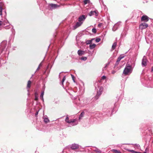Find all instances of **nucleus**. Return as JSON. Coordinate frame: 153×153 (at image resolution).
Masks as SVG:
<instances>
[{
	"label": "nucleus",
	"mask_w": 153,
	"mask_h": 153,
	"mask_svg": "<svg viewBox=\"0 0 153 153\" xmlns=\"http://www.w3.org/2000/svg\"><path fill=\"white\" fill-rule=\"evenodd\" d=\"M149 20V18L146 15L143 16L141 18V21L143 22H147Z\"/></svg>",
	"instance_id": "nucleus-11"
},
{
	"label": "nucleus",
	"mask_w": 153,
	"mask_h": 153,
	"mask_svg": "<svg viewBox=\"0 0 153 153\" xmlns=\"http://www.w3.org/2000/svg\"><path fill=\"white\" fill-rule=\"evenodd\" d=\"M87 17V16L85 15H82L79 16L78 18V21L83 23L84 21Z\"/></svg>",
	"instance_id": "nucleus-6"
},
{
	"label": "nucleus",
	"mask_w": 153,
	"mask_h": 153,
	"mask_svg": "<svg viewBox=\"0 0 153 153\" xmlns=\"http://www.w3.org/2000/svg\"><path fill=\"white\" fill-rule=\"evenodd\" d=\"M31 82L30 80H29L27 82V89L28 92L29 91V89L30 88L31 86Z\"/></svg>",
	"instance_id": "nucleus-15"
},
{
	"label": "nucleus",
	"mask_w": 153,
	"mask_h": 153,
	"mask_svg": "<svg viewBox=\"0 0 153 153\" xmlns=\"http://www.w3.org/2000/svg\"><path fill=\"white\" fill-rule=\"evenodd\" d=\"M94 39H92L91 40H88L86 42V44L87 45L90 44H91L92 41Z\"/></svg>",
	"instance_id": "nucleus-21"
},
{
	"label": "nucleus",
	"mask_w": 153,
	"mask_h": 153,
	"mask_svg": "<svg viewBox=\"0 0 153 153\" xmlns=\"http://www.w3.org/2000/svg\"><path fill=\"white\" fill-rule=\"evenodd\" d=\"M43 119L45 123H46L49 122V120L48 118L45 117Z\"/></svg>",
	"instance_id": "nucleus-20"
},
{
	"label": "nucleus",
	"mask_w": 153,
	"mask_h": 153,
	"mask_svg": "<svg viewBox=\"0 0 153 153\" xmlns=\"http://www.w3.org/2000/svg\"><path fill=\"white\" fill-rule=\"evenodd\" d=\"M82 23L78 21V22H77L76 25H74L73 27L74 29H76L78 27L80 26L82 24Z\"/></svg>",
	"instance_id": "nucleus-13"
},
{
	"label": "nucleus",
	"mask_w": 153,
	"mask_h": 153,
	"mask_svg": "<svg viewBox=\"0 0 153 153\" xmlns=\"http://www.w3.org/2000/svg\"><path fill=\"white\" fill-rule=\"evenodd\" d=\"M121 23V22H118L115 24L112 28V30L114 31L117 30V29L120 27Z\"/></svg>",
	"instance_id": "nucleus-8"
},
{
	"label": "nucleus",
	"mask_w": 153,
	"mask_h": 153,
	"mask_svg": "<svg viewBox=\"0 0 153 153\" xmlns=\"http://www.w3.org/2000/svg\"><path fill=\"white\" fill-rule=\"evenodd\" d=\"M2 25L4 27L5 29H9L11 27L10 24L7 20L2 22Z\"/></svg>",
	"instance_id": "nucleus-5"
},
{
	"label": "nucleus",
	"mask_w": 153,
	"mask_h": 153,
	"mask_svg": "<svg viewBox=\"0 0 153 153\" xmlns=\"http://www.w3.org/2000/svg\"><path fill=\"white\" fill-rule=\"evenodd\" d=\"M112 151L115 153H121L120 151L116 149H112Z\"/></svg>",
	"instance_id": "nucleus-25"
},
{
	"label": "nucleus",
	"mask_w": 153,
	"mask_h": 153,
	"mask_svg": "<svg viewBox=\"0 0 153 153\" xmlns=\"http://www.w3.org/2000/svg\"><path fill=\"white\" fill-rule=\"evenodd\" d=\"M77 53H78V55L79 56H81L82 55H83L84 54L85 51H84L79 50L78 51Z\"/></svg>",
	"instance_id": "nucleus-16"
},
{
	"label": "nucleus",
	"mask_w": 153,
	"mask_h": 153,
	"mask_svg": "<svg viewBox=\"0 0 153 153\" xmlns=\"http://www.w3.org/2000/svg\"><path fill=\"white\" fill-rule=\"evenodd\" d=\"M65 120L67 123H68L69 124L68 126L70 127L76 126L78 123V121L76 119H74L69 120L68 117H66Z\"/></svg>",
	"instance_id": "nucleus-2"
},
{
	"label": "nucleus",
	"mask_w": 153,
	"mask_h": 153,
	"mask_svg": "<svg viewBox=\"0 0 153 153\" xmlns=\"http://www.w3.org/2000/svg\"><path fill=\"white\" fill-rule=\"evenodd\" d=\"M41 65H42V64H41V63H40L39 64V67H40Z\"/></svg>",
	"instance_id": "nucleus-43"
},
{
	"label": "nucleus",
	"mask_w": 153,
	"mask_h": 153,
	"mask_svg": "<svg viewBox=\"0 0 153 153\" xmlns=\"http://www.w3.org/2000/svg\"><path fill=\"white\" fill-rule=\"evenodd\" d=\"M87 59V58L86 57H82L81 58V59L82 60L85 61Z\"/></svg>",
	"instance_id": "nucleus-28"
},
{
	"label": "nucleus",
	"mask_w": 153,
	"mask_h": 153,
	"mask_svg": "<svg viewBox=\"0 0 153 153\" xmlns=\"http://www.w3.org/2000/svg\"><path fill=\"white\" fill-rule=\"evenodd\" d=\"M106 77L105 76H102V78H101V79L102 80H103V79H106Z\"/></svg>",
	"instance_id": "nucleus-34"
},
{
	"label": "nucleus",
	"mask_w": 153,
	"mask_h": 153,
	"mask_svg": "<svg viewBox=\"0 0 153 153\" xmlns=\"http://www.w3.org/2000/svg\"><path fill=\"white\" fill-rule=\"evenodd\" d=\"M84 3L85 4H87L90 2L89 0H85L83 1Z\"/></svg>",
	"instance_id": "nucleus-27"
},
{
	"label": "nucleus",
	"mask_w": 153,
	"mask_h": 153,
	"mask_svg": "<svg viewBox=\"0 0 153 153\" xmlns=\"http://www.w3.org/2000/svg\"><path fill=\"white\" fill-rule=\"evenodd\" d=\"M119 57L121 59H122L124 57V56L121 55Z\"/></svg>",
	"instance_id": "nucleus-35"
},
{
	"label": "nucleus",
	"mask_w": 153,
	"mask_h": 153,
	"mask_svg": "<svg viewBox=\"0 0 153 153\" xmlns=\"http://www.w3.org/2000/svg\"><path fill=\"white\" fill-rule=\"evenodd\" d=\"M39 110L37 111L36 112V113L35 114V116H36L38 115V112H39Z\"/></svg>",
	"instance_id": "nucleus-39"
},
{
	"label": "nucleus",
	"mask_w": 153,
	"mask_h": 153,
	"mask_svg": "<svg viewBox=\"0 0 153 153\" xmlns=\"http://www.w3.org/2000/svg\"><path fill=\"white\" fill-rule=\"evenodd\" d=\"M151 71H153V67H152V68Z\"/></svg>",
	"instance_id": "nucleus-44"
},
{
	"label": "nucleus",
	"mask_w": 153,
	"mask_h": 153,
	"mask_svg": "<svg viewBox=\"0 0 153 153\" xmlns=\"http://www.w3.org/2000/svg\"><path fill=\"white\" fill-rule=\"evenodd\" d=\"M147 59L146 57L144 56L142 61V65L143 67H145L147 65Z\"/></svg>",
	"instance_id": "nucleus-10"
},
{
	"label": "nucleus",
	"mask_w": 153,
	"mask_h": 153,
	"mask_svg": "<svg viewBox=\"0 0 153 153\" xmlns=\"http://www.w3.org/2000/svg\"><path fill=\"white\" fill-rule=\"evenodd\" d=\"M148 26V25L145 23H142L140 25V27H142L141 28L142 29L146 28H147Z\"/></svg>",
	"instance_id": "nucleus-14"
},
{
	"label": "nucleus",
	"mask_w": 153,
	"mask_h": 153,
	"mask_svg": "<svg viewBox=\"0 0 153 153\" xmlns=\"http://www.w3.org/2000/svg\"><path fill=\"white\" fill-rule=\"evenodd\" d=\"M38 100V97L35 94V100Z\"/></svg>",
	"instance_id": "nucleus-36"
},
{
	"label": "nucleus",
	"mask_w": 153,
	"mask_h": 153,
	"mask_svg": "<svg viewBox=\"0 0 153 153\" xmlns=\"http://www.w3.org/2000/svg\"><path fill=\"white\" fill-rule=\"evenodd\" d=\"M135 153H141L140 152H136L135 151Z\"/></svg>",
	"instance_id": "nucleus-45"
},
{
	"label": "nucleus",
	"mask_w": 153,
	"mask_h": 153,
	"mask_svg": "<svg viewBox=\"0 0 153 153\" xmlns=\"http://www.w3.org/2000/svg\"><path fill=\"white\" fill-rule=\"evenodd\" d=\"M92 32L94 33H96V30L95 28H93L92 29Z\"/></svg>",
	"instance_id": "nucleus-32"
},
{
	"label": "nucleus",
	"mask_w": 153,
	"mask_h": 153,
	"mask_svg": "<svg viewBox=\"0 0 153 153\" xmlns=\"http://www.w3.org/2000/svg\"><path fill=\"white\" fill-rule=\"evenodd\" d=\"M75 103L79 107H83L89 103V100L86 98L80 100L79 99L76 100Z\"/></svg>",
	"instance_id": "nucleus-1"
},
{
	"label": "nucleus",
	"mask_w": 153,
	"mask_h": 153,
	"mask_svg": "<svg viewBox=\"0 0 153 153\" xmlns=\"http://www.w3.org/2000/svg\"><path fill=\"white\" fill-rule=\"evenodd\" d=\"M40 68V67H39V66L36 69V71L39 70Z\"/></svg>",
	"instance_id": "nucleus-41"
},
{
	"label": "nucleus",
	"mask_w": 153,
	"mask_h": 153,
	"mask_svg": "<svg viewBox=\"0 0 153 153\" xmlns=\"http://www.w3.org/2000/svg\"><path fill=\"white\" fill-rule=\"evenodd\" d=\"M3 10L2 5L0 4V15H2V11Z\"/></svg>",
	"instance_id": "nucleus-22"
},
{
	"label": "nucleus",
	"mask_w": 153,
	"mask_h": 153,
	"mask_svg": "<svg viewBox=\"0 0 153 153\" xmlns=\"http://www.w3.org/2000/svg\"><path fill=\"white\" fill-rule=\"evenodd\" d=\"M49 7L51 9L53 10L59 7V5L56 4H50L49 5Z\"/></svg>",
	"instance_id": "nucleus-9"
},
{
	"label": "nucleus",
	"mask_w": 153,
	"mask_h": 153,
	"mask_svg": "<svg viewBox=\"0 0 153 153\" xmlns=\"http://www.w3.org/2000/svg\"><path fill=\"white\" fill-rule=\"evenodd\" d=\"M127 150L128 152L133 153H135V151H134V150H133L127 149Z\"/></svg>",
	"instance_id": "nucleus-30"
},
{
	"label": "nucleus",
	"mask_w": 153,
	"mask_h": 153,
	"mask_svg": "<svg viewBox=\"0 0 153 153\" xmlns=\"http://www.w3.org/2000/svg\"><path fill=\"white\" fill-rule=\"evenodd\" d=\"M93 150L97 152L101 153V151L100 150L96 148H95V149Z\"/></svg>",
	"instance_id": "nucleus-24"
},
{
	"label": "nucleus",
	"mask_w": 153,
	"mask_h": 153,
	"mask_svg": "<svg viewBox=\"0 0 153 153\" xmlns=\"http://www.w3.org/2000/svg\"><path fill=\"white\" fill-rule=\"evenodd\" d=\"M89 16L95 15L96 17L98 15V12L97 10L91 11L88 14Z\"/></svg>",
	"instance_id": "nucleus-7"
},
{
	"label": "nucleus",
	"mask_w": 153,
	"mask_h": 153,
	"mask_svg": "<svg viewBox=\"0 0 153 153\" xmlns=\"http://www.w3.org/2000/svg\"><path fill=\"white\" fill-rule=\"evenodd\" d=\"M132 71L131 66L128 65H126L124 68L123 73L125 75H127L128 74H130Z\"/></svg>",
	"instance_id": "nucleus-3"
},
{
	"label": "nucleus",
	"mask_w": 153,
	"mask_h": 153,
	"mask_svg": "<svg viewBox=\"0 0 153 153\" xmlns=\"http://www.w3.org/2000/svg\"><path fill=\"white\" fill-rule=\"evenodd\" d=\"M116 72V71L114 70H113L111 72V73L113 74H114Z\"/></svg>",
	"instance_id": "nucleus-37"
},
{
	"label": "nucleus",
	"mask_w": 153,
	"mask_h": 153,
	"mask_svg": "<svg viewBox=\"0 0 153 153\" xmlns=\"http://www.w3.org/2000/svg\"><path fill=\"white\" fill-rule=\"evenodd\" d=\"M152 142L153 143V140Z\"/></svg>",
	"instance_id": "nucleus-49"
},
{
	"label": "nucleus",
	"mask_w": 153,
	"mask_h": 153,
	"mask_svg": "<svg viewBox=\"0 0 153 153\" xmlns=\"http://www.w3.org/2000/svg\"><path fill=\"white\" fill-rule=\"evenodd\" d=\"M71 77H72V79H73V80L74 81V82H75V81H74V76L72 74H71Z\"/></svg>",
	"instance_id": "nucleus-38"
},
{
	"label": "nucleus",
	"mask_w": 153,
	"mask_h": 153,
	"mask_svg": "<svg viewBox=\"0 0 153 153\" xmlns=\"http://www.w3.org/2000/svg\"><path fill=\"white\" fill-rule=\"evenodd\" d=\"M1 25H2V22L0 20V26Z\"/></svg>",
	"instance_id": "nucleus-40"
},
{
	"label": "nucleus",
	"mask_w": 153,
	"mask_h": 153,
	"mask_svg": "<svg viewBox=\"0 0 153 153\" xmlns=\"http://www.w3.org/2000/svg\"><path fill=\"white\" fill-rule=\"evenodd\" d=\"M65 79H66V78H65V76H64V77H63V79H62V82H61V84L62 85H63V83H64V81H65Z\"/></svg>",
	"instance_id": "nucleus-26"
},
{
	"label": "nucleus",
	"mask_w": 153,
	"mask_h": 153,
	"mask_svg": "<svg viewBox=\"0 0 153 153\" xmlns=\"http://www.w3.org/2000/svg\"><path fill=\"white\" fill-rule=\"evenodd\" d=\"M99 25V26H100V24H99V25Z\"/></svg>",
	"instance_id": "nucleus-47"
},
{
	"label": "nucleus",
	"mask_w": 153,
	"mask_h": 153,
	"mask_svg": "<svg viewBox=\"0 0 153 153\" xmlns=\"http://www.w3.org/2000/svg\"><path fill=\"white\" fill-rule=\"evenodd\" d=\"M79 147V145L76 143L72 144L71 146V148L72 149H77Z\"/></svg>",
	"instance_id": "nucleus-12"
},
{
	"label": "nucleus",
	"mask_w": 153,
	"mask_h": 153,
	"mask_svg": "<svg viewBox=\"0 0 153 153\" xmlns=\"http://www.w3.org/2000/svg\"><path fill=\"white\" fill-rule=\"evenodd\" d=\"M127 150L128 152L133 153H135V151H134V150H133L127 149Z\"/></svg>",
	"instance_id": "nucleus-31"
},
{
	"label": "nucleus",
	"mask_w": 153,
	"mask_h": 153,
	"mask_svg": "<svg viewBox=\"0 0 153 153\" xmlns=\"http://www.w3.org/2000/svg\"><path fill=\"white\" fill-rule=\"evenodd\" d=\"M143 153H146V152H143Z\"/></svg>",
	"instance_id": "nucleus-46"
},
{
	"label": "nucleus",
	"mask_w": 153,
	"mask_h": 153,
	"mask_svg": "<svg viewBox=\"0 0 153 153\" xmlns=\"http://www.w3.org/2000/svg\"><path fill=\"white\" fill-rule=\"evenodd\" d=\"M103 90V88L101 86L98 87V89H97V94L94 98L96 100L98 99L102 94Z\"/></svg>",
	"instance_id": "nucleus-4"
},
{
	"label": "nucleus",
	"mask_w": 153,
	"mask_h": 153,
	"mask_svg": "<svg viewBox=\"0 0 153 153\" xmlns=\"http://www.w3.org/2000/svg\"><path fill=\"white\" fill-rule=\"evenodd\" d=\"M44 93V91H43L42 93H41V94L40 95V99L42 100L43 101H44V99H43V95Z\"/></svg>",
	"instance_id": "nucleus-18"
},
{
	"label": "nucleus",
	"mask_w": 153,
	"mask_h": 153,
	"mask_svg": "<svg viewBox=\"0 0 153 153\" xmlns=\"http://www.w3.org/2000/svg\"><path fill=\"white\" fill-rule=\"evenodd\" d=\"M99 25V26H100V24H99V25Z\"/></svg>",
	"instance_id": "nucleus-48"
},
{
	"label": "nucleus",
	"mask_w": 153,
	"mask_h": 153,
	"mask_svg": "<svg viewBox=\"0 0 153 153\" xmlns=\"http://www.w3.org/2000/svg\"><path fill=\"white\" fill-rule=\"evenodd\" d=\"M100 41V39L99 38H97L96 39L95 41L96 42H98Z\"/></svg>",
	"instance_id": "nucleus-33"
},
{
	"label": "nucleus",
	"mask_w": 153,
	"mask_h": 153,
	"mask_svg": "<svg viewBox=\"0 0 153 153\" xmlns=\"http://www.w3.org/2000/svg\"><path fill=\"white\" fill-rule=\"evenodd\" d=\"M84 115V112H82L81 114H80L79 117V120H80L81 119L82 117Z\"/></svg>",
	"instance_id": "nucleus-23"
},
{
	"label": "nucleus",
	"mask_w": 153,
	"mask_h": 153,
	"mask_svg": "<svg viewBox=\"0 0 153 153\" xmlns=\"http://www.w3.org/2000/svg\"><path fill=\"white\" fill-rule=\"evenodd\" d=\"M96 46V45L94 44H91L89 45L90 48L91 49H93L95 48Z\"/></svg>",
	"instance_id": "nucleus-17"
},
{
	"label": "nucleus",
	"mask_w": 153,
	"mask_h": 153,
	"mask_svg": "<svg viewBox=\"0 0 153 153\" xmlns=\"http://www.w3.org/2000/svg\"><path fill=\"white\" fill-rule=\"evenodd\" d=\"M11 30H12V33H13V32L14 31V29L13 28H12V29H11Z\"/></svg>",
	"instance_id": "nucleus-42"
},
{
	"label": "nucleus",
	"mask_w": 153,
	"mask_h": 153,
	"mask_svg": "<svg viewBox=\"0 0 153 153\" xmlns=\"http://www.w3.org/2000/svg\"><path fill=\"white\" fill-rule=\"evenodd\" d=\"M117 45V43L116 42H115L112 45V48L111 49L112 50H113L115 49V48L116 46Z\"/></svg>",
	"instance_id": "nucleus-19"
},
{
	"label": "nucleus",
	"mask_w": 153,
	"mask_h": 153,
	"mask_svg": "<svg viewBox=\"0 0 153 153\" xmlns=\"http://www.w3.org/2000/svg\"><path fill=\"white\" fill-rule=\"evenodd\" d=\"M121 60V59L119 58V57L117 59V62H116V64H118L119 62L120 61V60Z\"/></svg>",
	"instance_id": "nucleus-29"
}]
</instances>
